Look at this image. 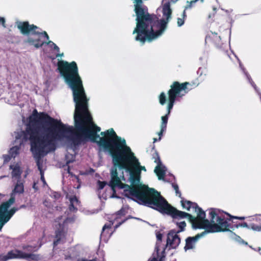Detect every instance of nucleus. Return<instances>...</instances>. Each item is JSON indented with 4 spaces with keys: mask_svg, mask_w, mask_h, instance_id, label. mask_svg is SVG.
Returning <instances> with one entry per match:
<instances>
[{
    "mask_svg": "<svg viewBox=\"0 0 261 261\" xmlns=\"http://www.w3.org/2000/svg\"><path fill=\"white\" fill-rule=\"evenodd\" d=\"M210 220H202L198 217H189L188 220L194 228H202L205 230L204 235L207 233L227 231L229 224L227 220H225L223 213L219 209L211 208L209 210Z\"/></svg>",
    "mask_w": 261,
    "mask_h": 261,
    "instance_id": "obj_6",
    "label": "nucleus"
},
{
    "mask_svg": "<svg viewBox=\"0 0 261 261\" xmlns=\"http://www.w3.org/2000/svg\"><path fill=\"white\" fill-rule=\"evenodd\" d=\"M40 174H41V180L44 182L45 181V179H44V177L43 171H42V172H40Z\"/></svg>",
    "mask_w": 261,
    "mask_h": 261,
    "instance_id": "obj_44",
    "label": "nucleus"
},
{
    "mask_svg": "<svg viewBox=\"0 0 261 261\" xmlns=\"http://www.w3.org/2000/svg\"><path fill=\"white\" fill-rule=\"evenodd\" d=\"M158 140L156 138H153V143H155V142H156Z\"/></svg>",
    "mask_w": 261,
    "mask_h": 261,
    "instance_id": "obj_51",
    "label": "nucleus"
},
{
    "mask_svg": "<svg viewBox=\"0 0 261 261\" xmlns=\"http://www.w3.org/2000/svg\"><path fill=\"white\" fill-rule=\"evenodd\" d=\"M163 235L162 233H159L156 234L157 240L159 241H161L162 239Z\"/></svg>",
    "mask_w": 261,
    "mask_h": 261,
    "instance_id": "obj_42",
    "label": "nucleus"
},
{
    "mask_svg": "<svg viewBox=\"0 0 261 261\" xmlns=\"http://www.w3.org/2000/svg\"><path fill=\"white\" fill-rule=\"evenodd\" d=\"M21 172L19 167H15L12 170V175L13 177H20Z\"/></svg>",
    "mask_w": 261,
    "mask_h": 261,
    "instance_id": "obj_29",
    "label": "nucleus"
},
{
    "mask_svg": "<svg viewBox=\"0 0 261 261\" xmlns=\"http://www.w3.org/2000/svg\"><path fill=\"white\" fill-rule=\"evenodd\" d=\"M152 149L154 150V152L152 154V159L154 160V162L156 163V164L162 163L159 153L155 150V145L154 144L152 147Z\"/></svg>",
    "mask_w": 261,
    "mask_h": 261,
    "instance_id": "obj_23",
    "label": "nucleus"
},
{
    "mask_svg": "<svg viewBox=\"0 0 261 261\" xmlns=\"http://www.w3.org/2000/svg\"><path fill=\"white\" fill-rule=\"evenodd\" d=\"M33 188L34 189H37V187H36V184H35V183H34L33 186Z\"/></svg>",
    "mask_w": 261,
    "mask_h": 261,
    "instance_id": "obj_50",
    "label": "nucleus"
},
{
    "mask_svg": "<svg viewBox=\"0 0 261 261\" xmlns=\"http://www.w3.org/2000/svg\"><path fill=\"white\" fill-rule=\"evenodd\" d=\"M159 102L161 105L163 106L165 104L166 102V96L164 92H161L159 95Z\"/></svg>",
    "mask_w": 261,
    "mask_h": 261,
    "instance_id": "obj_26",
    "label": "nucleus"
},
{
    "mask_svg": "<svg viewBox=\"0 0 261 261\" xmlns=\"http://www.w3.org/2000/svg\"><path fill=\"white\" fill-rule=\"evenodd\" d=\"M252 219H253V221H255L256 222H258V219L257 218H255H255H253Z\"/></svg>",
    "mask_w": 261,
    "mask_h": 261,
    "instance_id": "obj_52",
    "label": "nucleus"
},
{
    "mask_svg": "<svg viewBox=\"0 0 261 261\" xmlns=\"http://www.w3.org/2000/svg\"><path fill=\"white\" fill-rule=\"evenodd\" d=\"M148 261H158V260L156 258L153 257L151 259L148 260Z\"/></svg>",
    "mask_w": 261,
    "mask_h": 261,
    "instance_id": "obj_47",
    "label": "nucleus"
},
{
    "mask_svg": "<svg viewBox=\"0 0 261 261\" xmlns=\"http://www.w3.org/2000/svg\"><path fill=\"white\" fill-rule=\"evenodd\" d=\"M17 27L23 35L29 36L30 34H31L39 36H43L47 40H48L49 39V36L46 31L40 32L37 31L39 28L34 24H30L29 22L27 21L18 22L17 23Z\"/></svg>",
    "mask_w": 261,
    "mask_h": 261,
    "instance_id": "obj_11",
    "label": "nucleus"
},
{
    "mask_svg": "<svg viewBox=\"0 0 261 261\" xmlns=\"http://www.w3.org/2000/svg\"><path fill=\"white\" fill-rule=\"evenodd\" d=\"M106 141L101 140L98 143L110 154L112 158L113 165L118 166L120 169H125L130 174L129 178L131 185H128V186H132L134 192L132 193L129 192L131 189L126 188V189L124 190V195L127 198H131L140 204L148 207L160 192L153 188H150L144 185L140 184L141 175L140 170L134 169L125 161H122L121 156L118 155L113 149L110 147H108V145L106 143H107Z\"/></svg>",
    "mask_w": 261,
    "mask_h": 261,
    "instance_id": "obj_3",
    "label": "nucleus"
},
{
    "mask_svg": "<svg viewBox=\"0 0 261 261\" xmlns=\"http://www.w3.org/2000/svg\"><path fill=\"white\" fill-rule=\"evenodd\" d=\"M70 202L71 203H78L79 200L75 196L70 197Z\"/></svg>",
    "mask_w": 261,
    "mask_h": 261,
    "instance_id": "obj_34",
    "label": "nucleus"
},
{
    "mask_svg": "<svg viewBox=\"0 0 261 261\" xmlns=\"http://www.w3.org/2000/svg\"><path fill=\"white\" fill-rule=\"evenodd\" d=\"M126 220H127V219H125L123 220V221H122L121 222H119L117 225H116V227L119 226L120 225H121L122 223H123Z\"/></svg>",
    "mask_w": 261,
    "mask_h": 261,
    "instance_id": "obj_45",
    "label": "nucleus"
},
{
    "mask_svg": "<svg viewBox=\"0 0 261 261\" xmlns=\"http://www.w3.org/2000/svg\"><path fill=\"white\" fill-rule=\"evenodd\" d=\"M110 130V132H106V133H102V135L106 134V136L105 135V137L102 138L101 140H107L106 143L108 145V147L113 149L118 155L121 156L122 161H125L134 169L139 170L140 173L141 170L146 171L145 167L140 165L134 153L132 152L130 148L126 145L125 139H122L112 129Z\"/></svg>",
    "mask_w": 261,
    "mask_h": 261,
    "instance_id": "obj_5",
    "label": "nucleus"
},
{
    "mask_svg": "<svg viewBox=\"0 0 261 261\" xmlns=\"http://www.w3.org/2000/svg\"><path fill=\"white\" fill-rule=\"evenodd\" d=\"M194 212L196 213L197 214V217L199 218L202 220H207L205 219V213L202 210V209L199 207L197 205V207H195Z\"/></svg>",
    "mask_w": 261,
    "mask_h": 261,
    "instance_id": "obj_21",
    "label": "nucleus"
},
{
    "mask_svg": "<svg viewBox=\"0 0 261 261\" xmlns=\"http://www.w3.org/2000/svg\"><path fill=\"white\" fill-rule=\"evenodd\" d=\"M68 170V172L69 173H70V168H69V166L68 167V170Z\"/></svg>",
    "mask_w": 261,
    "mask_h": 261,
    "instance_id": "obj_53",
    "label": "nucleus"
},
{
    "mask_svg": "<svg viewBox=\"0 0 261 261\" xmlns=\"http://www.w3.org/2000/svg\"><path fill=\"white\" fill-rule=\"evenodd\" d=\"M136 27L133 34H136L135 40L142 44L147 40L151 41L160 36L165 30L170 20L162 18L159 20L154 14L144 12L142 9L137 10V18H136Z\"/></svg>",
    "mask_w": 261,
    "mask_h": 261,
    "instance_id": "obj_4",
    "label": "nucleus"
},
{
    "mask_svg": "<svg viewBox=\"0 0 261 261\" xmlns=\"http://www.w3.org/2000/svg\"><path fill=\"white\" fill-rule=\"evenodd\" d=\"M77 261H97V258H93L92 259H87L86 258H82V259H78Z\"/></svg>",
    "mask_w": 261,
    "mask_h": 261,
    "instance_id": "obj_39",
    "label": "nucleus"
},
{
    "mask_svg": "<svg viewBox=\"0 0 261 261\" xmlns=\"http://www.w3.org/2000/svg\"><path fill=\"white\" fill-rule=\"evenodd\" d=\"M71 258H72V257H71V255H66L65 256V259H70Z\"/></svg>",
    "mask_w": 261,
    "mask_h": 261,
    "instance_id": "obj_46",
    "label": "nucleus"
},
{
    "mask_svg": "<svg viewBox=\"0 0 261 261\" xmlns=\"http://www.w3.org/2000/svg\"><path fill=\"white\" fill-rule=\"evenodd\" d=\"M19 147L15 146L10 149V153L12 157L15 158L19 153Z\"/></svg>",
    "mask_w": 261,
    "mask_h": 261,
    "instance_id": "obj_28",
    "label": "nucleus"
},
{
    "mask_svg": "<svg viewBox=\"0 0 261 261\" xmlns=\"http://www.w3.org/2000/svg\"><path fill=\"white\" fill-rule=\"evenodd\" d=\"M166 130V128L161 127L160 131L158 133V135L159 136V140H160L161 139V138L163 136V133Z\"/></svg>",
    "mask_w": 261,
    "mask_h": 261,
    "instance_id": "obj_35",
    "label": "nucleus"
},
{
    "mask_svg": "<svg viewBox=\"0 0 261 261\" xmlns=\"http://www.w3.org/2000/svg\"><path fill=\"white\" fill-rule=\"evenodd\" d=\"M117 167L114 165L112 167L110 171L111 180L109 182V186L111 188L113 192V195L116 194V188H118L120 189H126V188L130 189L129 192L132 193L134 192V189H132V186H128V185L123 184L120 180L118 176V174L117 170Z\"/></svg>",
    "mask_w": 261,
    "mask_h": 261,
    "instance_id": "obj_13",
    "label": "nucleus"
},
{
    "mask_svg": "<svg viewBox=\"0 0 261 261\" xmlns=\"http://www.w3.org/2000/svg\"><path fill=\"white\" fill-rule=\"evenodd\" d=\"M126 214V211L123 207H122L120 210H119L117 213L116 215L119 216H124Z\"/></svg>",
    "mask_w": 261,
    "mask_h": 261,
    "instance_id": "obj_33",
    "label": "nucleus"
},
{
    "mask_svg": "<svg viewBox=\"0 0 261 261\" xmlns=\"http://www.w3.org/2000/svg\"><path fill=\"white\" fill-rule=\"evenodd\" d=\"M70 163V161H67V162H66V164H69V163Z\"/></svg>",
    "mask_w": 261,
    "mask_h": 261,
    "instance_id": "obj_54",
    "label": "nucleus"
},
{
    "mask_svg": "<svg viewBox=\"0 0 261 261\" xmlns=\"http://www.w3.org/2000/svg\"><path fill=\"white\" fill-rule=\"evenodd\" d=\"M63 54H57L56 55V57H61L62 56H63Z\"/></svg>",
    "mask_w": 261,
    "mask_h": 261,
    "instance_id": "obj_49",
    "label": "nucleus"
},
{
    "mask_svg": "<svg viewBox=\"0 0 261 261\" xmlns=\"http://www.w3.org/2000/svg\"><path fill=\"white\" fill-rule=\"evenodd\" d=\"M216 12V8H213V13L212 14H210L208 16V18H211L213 17L215 15V14Z\"/></svg>",
    "mask_w": 261,
    "mask_h": 261,
    "instance_id": "obj_41",
    "label": "nucleus"
},
{
    "mask_svg": "<svg viewBox=\"0 0 261 261\" xmlns=\"http://www.w3.org/2000/svg\"><path fill=\"white\" fill-rule=\"evenodd\" d=\"M176 225L179 228V229L177 231L176 230V232L178 233L181 231H184L185 228L186 226V223L184 221H181L180 222H177Z\"/></svg>",
    "mask_w": 261,
    "mask_h": 261,
    "instance_id": "obj_25",
    "label": "nucleus"
},
{
    "mask_svg": "<svg viewBox=\"0 0 261 261\" xmlns=\"http://www.w3.org/2000/svg\"><path fill=\"white\" fill-rule=\"evenodd\" d=\"M22 249L29 253L24 252L18 249L12 250L7 254L8 260L11 259H24L27 260L30 259L35 261L40 260V257L39 254L32 253V252H35L38 250L36 246L24 245L22 246Z\"/></svg>",
    "mask_w": 261,
    "mask_h": 261,
    "instance_id": "obj_9",
    "label": "nucleus"
},
{
    "mask_svg": "<svg viewBox=\"0 0 261 261\" xmlns=\"http://www.w3.org/2000/svg\"><path fill=\"white\" fill-rule=\"evenodd\" d=\"M221 212L223 213V215L225 216V215H226L227 216L229 217V218H225V220H227V222L229 224V227L228 228H232L233 229L234 228H239V227H245L249 229H252L254 231H258L259 230L258 229V225L259 223H252L249 224H248L246 222H243V223H236L234 221H233V219H238L240 220H244L245 219V217H238V216H234L232 215H231L228 213L224 212L223 211H221ZM229 231V229H228V230Z\"/></svg>",
    "mask_w": 261,
    "mask_h": 261,
    "instance_id": "obj_12",
    "label": "nucleus"
},
{
    "mask_svg": "<svg viewBox=\"0 0 261 261\" xmlns=\"http://www.w3.org/2000/svg\"><path fill=\"white\" fill-rule=\"evenodd\" d=\"M55 238L53 244L54 246H57L61 242L62 239H64L66 237V233L64 231L63 228L58 229L55 231Z\"/></svg>",
    "mask_w": 261,
    "mask_h": 261,
    "instance_id": "obj_18",
    "label": "nucleus"
},
{
    "mask_svg": "<svg viewBox=\"0 0 261 261\" xmlns=\"http://www.w3.org/2000/svg\"><path fill=\"white\" fill-rule=\"evenodd\" d=\"M97 184H98V190H102L104 188V187H105V186L107 184V182L106 181H101L100 180H98L97 181Z\"/></svg>",
    "mask_w": 261,
    "mask_h": 261,
    "instance_id": "obj_30",
    "label": "nucleus"
},
{
    "mask_svg": "<svg viewBox=\"0 0 261 261\" xmlns=\"http://www.w3.org/2000/svg\"><path fill=\"white\" fill-rule=\"evenodd\" d=\"M204 236V232H201L200 233L197 234L194 237H188L186 238V244L184 247V249L185 251H187L188 250L193 249L195 248L196 244L198 240L202 237Z\"/></svg>",
    "mask_w": 261,
    "mask_h": 261,
    "instance_id": "obj_15",
    "label": "nucleus"
},
{
    "mask_svg": "<svg viewBox=\"0 0 261 261\" xmlns=\"http://www.w3.org/2000/svg\"><path fill=\"white\" fill-rule=\"evenodd\" d=\"M24 42L33 45L36 48L41 47L45 43L46 44V42L42 41L40 38L34 39L31 37H28Z\"/></svg>",
    "mask_w": 261,
    "mask_h": 261,
    "instance_id": "obj_20",
    "label": "nucleus"
},
{
    "mask_svg": "<svg viewBox=\"0 0 261 261\" xmlns=\"http://www.w3.org/2000/svg\"><path fill=\"white\" fill-rule=\"evenodd\" d=\"M162 12L164 18L167 19V20L171 19L172 10L171 8V4L169 1L163 4Z\"/></svg>",
    "mask_w": 261,
    "mask_h": 261,
    "instance_id": "obj_16",
    "label": "nucleus"
},
{
    "mask_svg": "<svg viewBox=\"0 0 261 261\" xmlns=\"http://www.w3.org/2000/svg\"><path fill=\"white\" fill-rule=\"evenodd\" d=\"M169 115H167V114H166L165 116H163L161 117L162 122L161 124V127H163L165 128H167V124L168 122Z\"/></svg>",
    "mask_w": 261,
    "mask_h": 261,
    "instance_id": "obj_27",
    "label": "nucleus"
},
{
    "mask_svg": "<svg viewBox=\"0 0 261 261\" xmlns=\"http://www.w3.org/2000/svg\"><path fill=\"white\" fill-rule=\"evenodd\" d=\"M5 20L3 17H0V24H2L4 26L5 25Z\"/></svg>",
    "mask_w": 261,
    "mask_h": 261,
    "instance_id": "obj_43",
    "label": "nucleus"
},
{
    "mask_svg": "<svg viewBox=\"0 0 261 261\" xmlns=\"http://www.w3.org/2000/svg\"><path fill=\"white\" fill-rule=\"evenodd\" d=\"M172 187L174 188V189L175 190L176 194H178V196L179 197H181V194L180 192L179 191L178 185L176 184H173Z\"/></svg>",
    "mask_w": 261,
    "mask_h": 261,
    "instance_id": "obj_32",
    "label": "nucleus"
},
{
    "mask_svg": "<svg viewBox=\"0 0 261 261\" xmlns=\"http://www.w3.org/2000/svg\"><path fill=\"white\" fill-rule=\"evenodd\" d=\"M258 229H259V230H258V231H261V222L259 223Z\"/></svg>",
    "mask_w": 261,
    "mask_h": 261,
    "instance_id": "obj_48",
    "label": "nucleus"
},
{
    "mask_svg": "<svg viewBox=\"0 0 261 261\" xmlns=\"http://www.w3.org/2000/svg\"><path fill=\"white\" fill-rule=\"evenodd\" d=\"M163 214L170 216L173 219L192 218V215L179 211L171 205L160 193L148 206Z\"/></svg>",
    "mask_w": 261,
    "mask_h": 261,
    "instance_id": "obj_7",
    "label": "nucleus"
},
{
    "mask_svg": "<svg viewBox=\"0 0 261 261\" xmlns=\"http://www.w3.org/2000/svg\"><path fill=\"white\" fill-rule=\"evenodd\" d=\"M72 132V127L66 126L47 113H38L36 109L33 111L28 118L25 130L22 132V140L30 141L31 151L37 160L40 172L43 171L41 158L55 151L57 141L62 140Z\"/></svg>",
    "mask_w": 261,
    "mask_h": 261,
    "instance_id": "obj_2",
    "label": "nucleus"
},
{
    "mask_svg": "<svg viewBox=\"0 0 261 261\" xmlns=\"http://www.w3.org/2000/svg\"><path fill=\"white\" fill-rule=\"evenodd\" d=\"M180 243V238L178 233L174 229L169 231L167 235V246L169 245L173 249H175Z\"/></svg>",
    "mask_w": 261,
    "mask_h": 261,
    "instance_id": "obj_14",
    "label": "nucleus"
},
{
    "mask_svg": "<svg viewBox=\"0 0 261 261\" xmlns=\"http://www.w3.org/2000/svg\"><path fill=\"white\" fill-rule=\"evenodd\" d=\"M24 191V186L22 182L18 181L16 184L14 189L13 190V193L21 194Z\"/></svg>",
    "mask_w": 261,
    "mask_h": 261,
    "instance_id": "obj_22",
    "label": "nucleus"
},
{
    "mask_svg": "<svg viewBox=\"0 0 261 261\" xmlns=\"http://www.w3.org/2000/svg\"><path fill=\"white\" fill-rule=\"evenodd\" d=\"M8 259L7 258V255L0 254V261H7Z\"/></svg>",
    "mask_w": 261,
    "mask_h": 261,
    "instance_id": "obj_37",
    "label": "nucleus"
},
{
    "mask_svg": "<svg viewBox=\"0 0 261 261\" xmlns=\"http://www.w3.org/2000/svg\"><path fill=\"white\" fill-rule=\"evenodd\" d=\"M154 172L158 177L159 179H163L164 178L166 174L165 167L162 163L157 164L155 167Z\"/></svg>",
    "mask_w": 261,
    "mask_h": 261,
    "instance_id": "obj_19",
    "label": "nucleus"
},
{
    "mask_svg": "<svg viewBox=\"0 0 261 261\" xmlns=\"http://www.w3.org/2000/svg\"><path fill=\"white\" fill-rule=\"evenodd\" d=\"M46 44H51V45L53 46L54 47V49L57 51V52H59L60 51V48L55 43H54L53 42L51 41H48V42H46Z\"/></svg>",
    "mask_w": 261,
    "mask_h": 261,
    "instance_id": "obj_31",
    "label": "nucleus"
},
{
    "mask_svg": "<svg viewBox=\"0 0 261 261\" xmlns=\"http://www.w3.org/2000/svg\"><path fill=\"white\" fill-rule=\"evenodd\" d=\"M57 67L60 74L72 91L73 101L75 104L74 113L75 128L73 143L75 145H79L81 142L90 139L91 141L97 143L99 147L104 149L98 143L102 138L105 137V135H101L102 133L110 132L111 129L114 131V130L111 128L101 132L102 137H100L97 134L100 132V128L94 123L89 111V99L86 96L76 62L72 61L69 63L60 60L58 62Z\"/></svg>",
    "mask_w": 261,
    "mask_h": 261,
    "instance_id": "obj_1",
    "label": "nucleus"
},
{
    "mask_svg": "<svg viewBox=\"0 0 261 261\" xmlns=\"http://www.w3.org/2000/svg\"><path fill=\"white\" fill-rule=\"evenodd\" d=\"M207 39V37H206L205 38V40H206Z\"/></svg>",
    "mask_w": 261,
    "mask_h": 261,
    "instance_id": "obj_56",
    "label": "nucleus"
},
{
    "mask_svg": "<svg viewBox=\"0 0 261 261\" xmlns=\"http://www.w3.org/2000/svg\"><path fill=\"white\" fill-rule=\"evenodd\" d=\"M15 201V198L13 196V193L11 195L10 199L3 202L0 205V231L4 225L7 223L14 214L19 210V208L13 207L10 210L9 208L12 205Z\"/></svg>",
    "mask_w": 261,
    "mask_h": 261,
    "instance_id": "obj_10",
    "label": "nucleus"
},
{
    "mask_svg": "<svg viewBox=\"0 0 261 261\" xmlns=\"http://www.w3.org/2000/svg\"><path fill=\"white\" fill-rule=\"evenodd\" d=\"M69 209L70 211H74L77 210V208H76L73 203H70L69 205Z\"/></svg>",
    "mask_w": 261,
    "mask_h": 261,
    "instance_id": "obj_38",
    "label": "nucleus"
},
{
    "mask_svg": "<svg viewBox=\"0 0 261 261\" xmlns=\"http://www.w3.org/2000/svg\"><path fill=\"white\" fill-rule=\"evenodd\" d=\"M24 206H24V205H23L21 206V207H24Z\"/></svg>",
    "mask_w": 261,
    "mask_h": 261,
    "instance_id": "obj_55",
    "label": "nucleus"
},
{
    "mask_svg": "<svg viewBox=\"0 0 261 261\" xmlns=\"http://www.w3.org/2000/svg\"><path fill=\"white\" fill-rule=\"evenodd\" d=\"M186 18H187L186 12L185 11V10H184L182 13L181 17V18L178 17L177 19V25L178 27H181L184 24Z\"/></svg>",
    "mask_w": 261,
    "mask_h": 261,
    "instance_id": "obj_24",
    "label": "nucleus"
},
{
    "mask_svg": "<svg viewBox=\"0 0 261 261\" xmlns=\"http://www.w3.org/2000/svg\"><path fill=\"white\" fill-rule=\"evenodd\" d=\"M112 223L106 224L102 227V230L104 231L106 229H110L112 225Z\"/></svg>",
    "mask_w": 261,
    "mask_h": 261,
    "instance_id": "obj_36",
    "label": "nucleus"
},
{
    "mask_svg": "<svg viewBox=\"0 0 261 261\" xmlns=\"http://www.w3.org/2000/svg\"><path fill=\"white\" fill-rule=\"evenodd\" d=\"M190 85V83L188 82L180 83L177 81H174L170 85V89L167 92L168 95L167 115H170L176 98L182 97L188 93L189 92L188 86Z\"/></svg>",
    "mask_w": 261,
    "mask_h": 261,
    "instance_id": "obj_8",
    "label": "nucleus"
},
{
    "mask_svg": "<svg viewBox=\"0 0 261 261\" xmlns=\"http://www.w3.org/2000/svg\"><path fill=\"white\" fill-rule=\"evenodd\" d=\"M181 199V205L184 209L188 211H190L192 208L194 211L195 207H197V204L195 202H193L191 201L185 199L182 197H180Z\"/></svg>",
    "mask_w": 261,
    "mask_h": 261,
    "instance_id": "obj_17",
    "label": "nucleus"
},
{
    "mask_svg": "<svg viewBox=\"0 0 261 261\" xmlns=\"http://www.w3.org/2000/svg\"><path fill=\"white\" fill-rule=\"evenodd\" d=\"M197 0H195V1H191L190 3H189V5H187L185 7V11H186V10L188 9V8H190L192 7V4L193 3H195V2H196Z\"/></svg>",
    "mask_w": 261,
    "mask_h": 261,
    "instance_id": "obj_40",
    "label": "nucleus"
}]
</instances>
